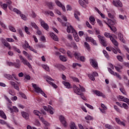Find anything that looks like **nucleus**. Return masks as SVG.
Masks as SVG:
<instances>
[{"mask_svg":"<svg viewBox=\"0 0 129 129\" xmlns=\"http://www.w3.org/2000/svg\"><path fill=\"white\" fill-rule=\"evenodd\" d=\"M4 77L5 78H7L8 79V80H13L14 78H13V76L10 74H4Z\"/></svg>","mask_w":129,"mask_h":129,"instance_id":"nucleus-15","label":"nucleus"},{"mask_svg":"<svg viewBox=\"0 0 129 129\" xmlns=\"http://www.w3.org/2000/svg\"><path fill=\"white\" fill-rule=\"evenodd\" d=\"M111 42L116 47H117L118 46V43L117 42V41H116L115 39H113V37L111 38Z\"/></svg>","mask_w":129,"mask_h":129,"instance_id":"nucleus-22","label":"nucleus"},{"mask_svg":"<svg viewBox=\"0 0 129 129\" xmlns=\"http://www.w3.org/2000/svg\"><path fill=\"white\" fill-rule=\"evenodd\" d=\"M22 47L25 49V48H27L29 49L31 46L29 45L28 41L25 40L24 45H23Z\"/></svg>","mask_w":129,"mask_h":129,"instance_id":"nucleus-26","label":"nucleus"},{"mask_svg":"<svg viewBox=\"0 0 129 129\" xmlns=\"http://www.w3.org/2000/svg\"><path fill=\"white\" fill-rule=\"evenodd\" d=\"M97 37L99 39V41L100 44H101L102 46H103L104 47H106V46H107V42H106V40H105L104 37L101 36V35H98Z\"/></svg>","mask_w":129,"mask_h":129,"instance_id":"nucleus-2","label":"nucleus"},{"mask_svg":"<svg viewBox=\"0 0 129 129\" xmlns=\"http://www.w3.org/2000/svg\"><path fill=\"white\" fill-rule=\"evenodd\" d=\"M42 68H43V69H45V70H46V71H50V69L49 68V67H48L47 66L43 64L42 65Z\"/></svg>","mask_w":129,"mask_h":129,"instance_id":"nucleus-39","label":"nucleus"},{"mask_svg":"<svg viewBox=\"0 0 129 129\" xmlns=\"http://www.w3.org/2000/svg\"><path fill=\"white\" fill-rule=\"evenodd\" d=\"M19 58L24 65H26L29 68H32V66H31V63L28 61V60L26 59V58H24L22 55H20Z\"/></svg>","mask_w":129,"mask_h":129,"instance_id":"nucleus-3","label":"nucleus"},{"mask_svg":"<svg viewBox=\"0 0 129 129\" xmlns=\"http://www.w3.org/2000/svg\"><path fill=\"white\" fill-rule=\"evenodd\" d=\"M85 119H86L87 120H92V117H91V116L90 115H88L87 116H86L85 117Z\"/></svg>","mask_w":129,"mask_h":129,"instance_id":"nucleus-57","label":"nucleus"},{"mask_svg":"<svg viewBox=\"0 0 129 129\" xmlns=\"http://www.w3.org/2000/svg\"><path fill=\"white\" fill-rule=\"evenodd\" d=\"M13 49L14 50H15V51H16V52H17V53H19V54H20L21 53V50H20L19 49H18V48H17V47L16 46H13Z\"/></svg>","mask_w":129,"mask_h":129,"instance_id":"nucleus-48","label":"nucleus"},{"mask_svg":"<svg viewBox=\"0 0 129 129\" xmlns=\"http://www.w3.org/2000/svg\"><path fill=\"white\" fill-rule=\"evenodd\" d=\"M107 20L108 21V23H107V24H108V25H111V26H114V25H115V21H113L108 18H107Z\"/></svg>","mask_w":129,"mask_h":129,"instance_id":"nucleus-17","label":"nucleus"},{"mask_svg":"<svg viewBox=\"0 0 129 129\" xmlns=\"http://www.w3.org/2000/svg\"><path fill=\"white\" fill-rule=\"evenodd\" d=\"M68 24L67 26V32L68 33H72V32H73V31H74V29H73V27H72V26L70 25V24H69V23H67V25Z\"/></svg>","mask_w":129,"mask_h":129,"instance_id":"nucleus-11","label":"nucleus"},{"mask_svg":"<svg viewBox=\"0 0 129 129\" xmlns=\"http://www.w3.org/2000/svg\"><path fill=\"white\" fill-rule=\"evenodd\" d=\"M80 95L81 96V97L82 99H83V100H86V98L85 97V96H84V94H83V93H81Z\"/></svg>","mask_w":129,"mask_h":129,"instance_id":"nucleus-59","label":"nucleus"},{"mask_svg":"<svg viewBox=\"0 0 129 129\" xmlns=\"http://www.w3.org/2000/svg\"><path fill=\"white\" fill-rule=\"evenodd\" d=\"M112 4L113 6L115 7H116V8H118V7H120V8H122V4L121 3V2L119 0H116L113 1Z\"/></svg>","mask_w":129,"mask_h":129,"instance_id":"nucleus-6","label":"nucleus"},{"mask_svg":"<svg viewBox=\"0 0 129 129\" xmlns=\"http://www.w3.org/2000/svg\"><path fill=\"white\" fill-rule=\"evenodd\" d=\"M115 120L117 123H118V124H120L121 125H124H124H125V124H124V122L120 121V119H119V118L116 117Z\"/></svg>","mask_w":129,"mask_h":129,"instance_id":"nucleus-16","label":"nucleus"},{"mask_svg":"<svg viewBox=\"0 0 129 129\" xmlns=\"http://www.w3.org/2000/svg\"><path fill=\"white\" fill-rule=\"evenodd\" d=\"M25 31L26 33L28 34V35H30V33L29 32V28L26 26H25Z\"/></svg>","mask_w":129,"mask_h":129,"instance_id":"nucleus-58","label":"nucleus"},{"mask_svg":"<svg viewBox=\"0 0 129 129\" xmlns=\"http://www.w3.org/2000/svg\"><path fill=\"white\" fill-rule=\"evenodd\" d=\"M3 44H4V46H5V47H7V48H8V47H10L9 43L8 42H7V40H6L5 39H4Z\"/></svg>","mask_w":129,"mask_h":129,"instance_id":"nucleus-44","label":"nucleus"},{"mask_svg":"<svg viewBox=\"0 0 129 129\" xmlns=\"http://www.w3.org/2000/svg\"><path fill=\"white\" fill-rule=\"evenodd\" d=\"M43 124H44V125H45V126H50V125H51V124H50V123H49L48 122H47V121H45V122H44Z\"/></svg>","mask_w":129,"mask_h":129,"instance_id":"nucleus-60","label":"nucleus"},{"mask_svg":"<svg viewBox=\"0 0 129 129\" xmlns=\"http://www.w3.org/2000/svg\"><path fill=\"white\" fill-rule=\"evenodd\" d=\"M96 21L100 27H102L103 26V24H102V22H101V21H100V20L97 19Z\"/></svg>","mask_w":129,"mask_h":129,"instance_id":"nucleus-54","label":"nucleus"},{"mask_svg":"<svg viewBox=\"0 0 129 129\" xmlns=\"http://www.w3.org/2000/svg\"><path fill=\"white\" fill-rule=\"evenodd\" d=\"M14 66L16 68H17L18 69H19V68L21 67V63L14 62Z\"/></svg>","mask_w":129,"mask_h":129,"instance_id":"nucleus-31","label":"nucleus"},{"mask_svg":"<svg viewBox=\"0 0 129 129\" xmlns=\"http://www.w3.org/2000/svg\"><path fill=\"white\" fill-rule=\"evenodd\" d=\"M108 71H109V73H110V74L113 75L114 76H115V73H114V72H113V71H112L111 69L108 68Z\"/></svg>","mask_w":129,"mask_h":129,"instance_id":"nucleus-41","label":"nucleus"},{"mask_svg":"<svg viewBox=\"0 0 129 129\" xmlns=\"http://www.w3.org/2000/svg\"><path fill=\"white\" fill-rule=\"evenodd\" d=\"M20 17L22 20H24V21H27L28 20V18H27L25 15L20 14Z\"/></svg>","mask_w":129,"mask_h":129,"instance_id":"nucleus-37","label":"nucleus"},{"mask_svg":"<svg viewBox=\"0 0 129 129\" xmlns=\"http://www.w3.org/2000/svg\"><path fill=\"white\" fill-rule=\"evenodd\" d=\"M115 69L118 72H120V69H122V67L121 66H119V67H115Z\"/></svg>","mask_w":129,"mask_h":129,"instance_id":"nucleus-49","label":"nucleus"},{"mask_svg":"<svg viewBox=\"0 0 129 129\" xmlns=\"http://www.w3.org/2000/svg\"><path fill=\"white\" fill-rule=\"evenodd\" d=\"M0 116H1V117L4 119H7V116L6 115L5 112H4L3 110L0 111Z\"/></svg>","mask_w":129,"mask_h":129,"instance_id":"nucleus-19","label":"nucleus"},{"mask_svg":"<svg viewBox=\"0 0 129 129\" xmlns=\"http://www.w3.org/2000/svg\"><path fill=\"white\" fill-rule=\"evenodd\" d=\"M88 76L90 80H92V81H94V80H95V78H94V76H93V74H89Z\"/></svg>","mask_w":129,"mask_h":129,"instance_id":"nucleus-27","label":"nucleus"},{"mask_svg":"<svg viewBox=\"0 0 129 129\" xmlns=\"http://www.w3.org/2000/svg\"><path fill=\"white\" fill-rule=\"evenodd\" d=\"M119 90L120 91H121V92L123 93V94H124V95H126V92L125 91V90H124V88H121L119 89Z\"/></svg>","mask_w":129,"mask_h":129,"instance_id":"nucleus-42","label":"nucleus"},{"mask_svg":"<svg viewBox=\"0 0 129 129\" xmlns=\"http://www.w3.org/2000/svg\"><path fill=\"white\" fill-rule=\"evenodd\" d=\"M78 66L79 67H81V64L80 63H73V68H76Z\"/></svg>","mask_w":129,"mask_h":129,"instance_id":"nucleus-38","label":"nucleus"},{"mask_svg":"<svg viewBox=\"0 0 129 129\" xmlns=\"http://www.w3.org/2000/svg\"><path fill=\"white\" fill-rule=\"evenodd\" d=\"M47 7H48L50 10H53V3L52 2H49L47 4Z\"/></svg>","mask_w":129,"mask_h":129,"instance_id":"nucleus-29","label":"nucleus"},{"mask_svg":"<svg viewBox=\"0 0 129 129\" xmlns=\"http://www.w3.org/2000/svg\"><path fill=\"white\" fill-rule=\"evenodd\" d=\"M89 20H90V23L92 25H93L95 24V19L93 16L90 17Z\"/></svg>","mask_w":129,"mask_h":129,"instance_id":"nucleus-20","label":"nucleus"},{"mask_svg":"<svg viewBox=\"0 0 129 129\" xmlns=\"http://www.w3.org/2000/svg\"><path fill=\"white\" fill-rule=\"evenodd\" d=\"M59 68H60V69H62V70H64L66 69L65 67L63 64H59L58 66Z\"/></svg>","mask_w":129,"mask_h":129,"instance_id":"nucleus-63","label":"nucleus"},{"mask_svg":"<svg viewBox=\"0 0 129 129\" xmlns=\"http://www.w3.org/2000/svg\"><path fill=\"white\" fill-rule=\"evenodd\" d=\"M49 35L51 38L54 40V41H58V37H57L56 35L54 34V33H50Z\"/></svg>","mask_w":129,"mask_h":129,"instance_id":"nucleus-13","label":"nucleus"},{"mask_svg":"<svg viewBox=\"0 0 129 129\" xmlns=\"http://www.w3.org/2000/svg\"><path fill=\"white\" fill-rule=\"evenodd\" d=\"M59 120L60 122L63 124V125L64 126V127H66L67 126V122L66 121V119L64 116L62 115H60L59 116Z\"/></svg>","mask_w":129,"mask_h":129,"instance_id":"nucleus-5","label":"nucleus"},{"mask_svg":"<svg viewBox=\"0 0 129 129\" xmlns=\"http://www.w3.org/2000/svg\"><path fill=\"white\" fill-rule=\"evenodd\" d=\"M22 115L24 118L25 119H29V114L26 112H21Z\"/></svg>","mask_w":129,"mask_h":129,"instance_id":"nucleus-14","label":"nucleus"},{"mask_svg":"<svg viewBox=\"0 0 129 129\" xmlns=\"http://www.w3.org/2000/svg\"><path fill=\"white\" fill-rule=\"evenodd\" d=\"M93 40V38L91 37H88V36H87L86 37V41L87 42H92V41Z\"/></svg>","mask_w":129,"mask_h":129,"instance_id":"nucleus-33","label":"nucleus"},{"mask_svg":"<svg viewBox=\"0 0 129 129\" xmlns=\"http://www.w3.org/2000/svg\"><path fill=\"white\" fill-rule=\"evenodd\" d=\"M8 108L10 110L11 113L14 112V110L13 109V108H12V104L8 105Z\"/></svg>","mask_w":129,"mask_h":129,"instance_id":"nucleus-51","label":"nucleus"},{"mask_svg":"<svg viewBox=\"0 0 129 129\" xmlns=\"http://www.w3.org/2000/svg\"><path fill=\"white\" fill-rule=\"evenodd\" d=\"M59 58L61 61H63V62H66V61H67L66 57H65L63 55L59 56Z\"/></svg>","mask_w":129,"mask_h":129,"instance_id":"nucleus-40","label":"nucleus"},{"mask_svg":"<svg viewBox=\"0 0 129 129\" xmlns=\"http://www.w3.org/2000/svg\"><path fill=\"white\" fill-rule=\"evenodd\" d=\"M90 63L94 68H96L98 66L97 61L95 59L90 58Z\"/></svg>","mask_w":129,"mask_h":129,"instance_id":"nucleus-8","label":"nucleus"},{"mask_svg":"<svg viewBox=\"0 0 129 129\" xmlns=\"http://www.w3.org/2000/svg\"><path fill=\"white\" fill-rule=\"evenodd\" d=\"M56 4L57 5V6H58V7H62V6L63 5H62V4H61V3L60 2H59L58 1H55Z\"/></svg>","mask_w":129,"mask_h":129,"instance_id":"nucleus-61","label":"nucleus"},{"mask_svg":"<svg viewBox=\"0 0 129 129\" xmlns=\"http://www.w3.org/2000/svg\"><path fill=\"white\" fill-rule=\"evenodd\" d=\"M0 25L2 28L7 29V26H6V25L3 22L0 21Z\"/></svg>","mask_w":129,"mask_h":129,"instance_id":"nucleus-53","label":"nucleus"},{"mask_svg":"<svg viewBox=\"0 0 129 129\" xmlns=\"http://www.w3.org/2000/svg\"><path fill=\"white\" fill-rule=\"evenodd\" d=\"M9 29L11 31V32H13L14 33H16L17 32V30H16V29L12 26H9Z\"/></svg>","mask_w":129,"mask_h":129,"instance_id":"nucleus-34","label":"nucleus"},{"mask_svg":"<svg viewBox=\"0 0 129 129\" xmlns=\"http://www.w3.org/2000/svg\"><path fill=\"white\" fill-rule=\"evenodd\" d=\"M57 19L58 20V21H59V22H60L61 23L62 26H63L64 27H66V26H67V23H65L63 22L61 19L57 18Z\"/></svg>","mask_w":129,"mask_h":129,"instance_id":"nucleus-30","label":"nucleus"},{"mask_svg":"<svg viewBox=\"0 0 129 129\" xmlns=\"http://www.w3.org/2000/svg\"><path fill=\"white\" fill-rule=\"evenodd\" d=\"M74 56H75L76 59L79 60V59H80L81 57V54H80L79 52H75L74 54Z\"/></svg>","mask_w":129,"mask_h":129,"instance_id":"nucleus-18","label":"nucleus"},{"mask_svg":"<svg viewBox=\"0 0 129 129\" xmlns=\"http://www.w3.org/2000/svg\"><path fill=\"white\" fill-rule=\"evenodd\" d=\"M39 22L40 23L41 27H43L45 30H48L49 29V25L47 23L45 22L43 20L41 19H39Z\"/></svg>","mask_w":129,"mask_h":129,"instance_id":"nucleus-4","label":"nucleus"},{"mask_svg":"<svg viewBox=\"0 0 129 129\" xmlns=\"http://www.w3.org/2000/svg\"><path fill=\"white\" fill-rule=\"evenodd\" d=\"M73 88L75 93H76L77 94H78V95H80V94H81L82 93L80 92V89L77 87L76 85H74Z\"/></svg>","mask_w":129,"mask_h":129,"instance_id":"nucleus-9","label":"nucleus"},{"mask_svg":"<svg viewBox=\"0 0 129 129\" xmlns=\"http://www.w3.org/2000/svg\"><path fill=\"white\" fill-rule=\"evenodd\" d=\"M103 53L104 55H105V57H106V58H109V55H108V53H107V51H106V50H103Z\"/></svg>","mask_w":129,"mask_h":129,"instance_id":"nucleus-46","label":"nucleus"},{"mask_svg":"<svg viewBox=\"0 0 129 129\" xmlns=\"http://www.w3.org/2000/svg\"><path fill=\"white\" fill-rule=\"evenodd\" d=\"M13 12H14V13H16L17 15H21V12L20 11V10H18L17 8H14L13 9Z\"/></svg>","mask_w":129,"mask_h":129,"instance_id":"nucleus-36","label":"nucleus"},{"mask_svg":"<svg viewBox=\"0 0 129 129\" xmlns=\"http://www.w3.org/2000/svg\"><path fill=\"white\" fill-rule=\"evenodd\" d=\"M72 33H73L74 36L75 37H77V36H78V34L76 32V31L75 30V29H74L73 32H72Z\"/></svg>","mask_w":129,"mask_h":129,"instance_id":"nucleus-62","label":"nucleus"},{"mask_svg":"<svg viewBox=\"0 0 129 129\" xmlns=\"http://www.w3.org/2000/svg\"><path fill=\"white\" fill-rule=\"evenodd\" d=\"M70 127L71 129L76 128V125H75V123H74V122H71Z\"/></svg>","mask_w":129,"mask_h":129,"instance_id":"nucleus-32","label":"nucleus"},{"mask_svg":"<svg viewBox=\"0 0 129 129\" xmlns=\"http://www.w3.org/2000/svg\"><path fill=\"white\" fill-rule=\"evenodd\" d=\"M72 10V7L70 5L67 6V11H71Z\"/></svg>","mask_w":129,"mask_h":129,"instance_id":"nucleus-64","label":"nucleus"},{"mask_svg":"<svg viewBox=\"0 0 129 129\" xmlns=\"http://www.w3.org/2000/svg\"><path fill=\"white\" fill-rule=\"evenodd\" d=\"M62 83L67 88H71L70 83L65 81L62 82Z\"/></svg>","mask_w":129,"mask_h":129,"instance_id":"nucleus-21","label":"nucleus"},{"mask_svg":"<svg viewBox=\"0 0 129 129\" xmlns=\"http://www.w3.org/2000/svg\"><path fill=\"white\" fill-rule=\"evenodd\" d=\"M118 39L121 41V42H122L124 44H125V40L123 39V35L121 34V33L119 32L118 34Z\"/></svg>","mask_w":129,"mask_h":129,"instance_id":"nucleus-10","label":"nucleus"},{"mask_svg":"<svg viewBox=\"0 0 129 129\" xmlns=\"http://www.w3.org/2000/svg\"><path fill=\"white\" fill-rule=\"evenodd\" d=\"M105 24H106V25L108 26L109 28H110V30H111V31H112L113 32H116V31H117L116 28L114 27H112L111 26H110V25L108 24V23H107V22H105Z\"/></svg>","mask_w":129,"mask_h":129,"instance_id":"nucleus-23","label":"nucleus"},{"mask_svg":"<svg viewBox=\"0 0 129 129\" xmlns=\"http://www.w3.org/2000/svg\"><path fill=\"white\" fill-rule=\"evenodd\" d=\"M84 47L88 51H90V46L89 45V44L88 43L85 42L84 43Z\"/></svg>","mask_w":129,"mask_h":129,"instance_id":"nucleus-25","label":"nucleus"},{"mask_svg":"<svg viewBox=\"0 0 129 129\" xmlns=\"http://www.w3.org/2000/svg\"><path fill=\"white\" fill-rule=\"evenodd\" d=\"M114 109H115V110H116V111L117 112H119V113H120V112H121V111L120 110V109H119V108H118V107H117V106L114 105Z\"/></svg>","mask_w":129,"mask_h":129,"instance_id":"nucleus-47","label":"nucleus"},{"mask_svg":"<svg viewBox=\"0 0 129 129\" xmlns=\"http://www.w3.org/2000/svg\"><path fill=\"white\" fill-rule=\"evenodd\" d=\"M94 93L96 94L98 96H102V97H104V95L102 92H100V91L95 90L94 91Z\"/></svg>","mask_w":129,"mask_h":129,"instance_id":"nucleus-12","label":"nucleus"},{"mask_svg":"<svg viewBox=\"0 0 129 129\" xmlns=\"http://www.w3.org/2000/svg\"><path fill=\"white\" fill-rule=\"evenodd\" d=\"M123 107L124 109H128V106L126 103H123L122 105V108Z\"/></svg>","mask_w":129,"mask_h":129,"instance_id":"nucleus-45","label":"nucleus"},{"mask_svg":"<svg viewBox=\"0 0 129 129\" xmlns=\"http://www.w3.org/2000/svg\"><path fill=\"white\" fill-rule=\"evenodd\" d=\"M31 25L33 28H34V29H38V26H37V24L34 22H31Z\"/></svg>","mask_w":129,"mask_h":129,"instance_id":"nucleus-50","label":"nucleus"},{"mask_svg":"<svg viewBox=\"0 0 129 129\" xmlns=\"http://www.w3.org/2000/svg\"><path fill=\"white\" fill-rule=\"evenodd\" d=\"M104 35L105 37H106V38H109L111 40V39L112 38V36L110 35L109 33L105 32Z\"/></svg>","mask_w":129,"mask_h":129,"instance_id":"nucleus-28","label":"nucleus"},{"mask_svg":"<svg viewBox=\"0 0 129 129\" xmlns=\"http://www.w3.org/2000/svg\"><path fill=\"white\" fill-rule=\"evenodd\" d=\"M67 54L69 58H72V53L70 50H68L67 52Z\"/></svg>","mask_w":129,"mask_h":129,"instance_id":"nucleus-56","label":"nucleus"},{"mask_svg":"<svg viewBox=\"0 0 129 129\" xmlns=\"http://www.w3.org/2000/svg\"><path fill=\"white\" fill-rule=\"evenodd\" d=\"M44 14V15H50L51 17H54V13L52 11H45Z\"/></svg>","mask_w":129,"mask_h":129,"instance_id":"nucleus-24","label":"nucleus"},{"mask_svg":"<svg viewBox=\"0 0 129 129\" xmlns=\"http://www.w3.org/2000/svg\"><path fill=\"white\" fill-rule=\"evenodd\" d=\"M105 126L106 127V129H113V127L112 126L109 125V124H106L105 125Z\"/></svg>","mask_w":129,"mask_h":129,"instance_id":"nucleus-43","label":"nucleus"},{"mask_svg":"<svg viewBox=\"0 0 129 129\" xmlns=\"http://www.w3.org/2000/svg\"><path fill=\"white\" fill-rule=\"evenodd\" d=\"M32 86L33 88H34V89L35 90L36 92H37V93H40L41 94H42V95H43V96L45 97V98H47V95H46L45 92H44V91H43V90H42L41 88L37 86V84H32Z\"/></svg>","mask_w":129,"mask_h":129,"instance_id":"nucleus-1","label":"nucleus"},{"mask_svg":"<svg viewBox=\"0 0 129 129\" xmlns=\"http://www.w3.org/2000/svg\"><path fill=\"white\" fill-rule=\"evenodd\" d=\"M12 109L13 110V112H19V109L16 106H13Z\"/></svg>","mask_w":129,"mask_h":129,"instance_id":"nucleus-55","label":"nucleus"},{"mask_svg":"<svg viewBox=\"0 0 129 129\" xmlns=\"http://www.w3.org/2000/svg\"><path fill=\"white\" fill-rule=\"evenodd\" d=\"M70 78H71L73 81H75L76 82H79V79L75 77L71 76L70 77Z\"/></svg>","mask_w":129,"mask_h":129,"instance_id":"nucleus-35","label":"nucleus"},{"mask_svg":"<svg viewBox=\"0 0 129 129\" xmlns=\"http://www.w3.org/2000/svg\"><path fill=\"white\" fill-rule=\"evenodd\" d=\"M34 114H36V115H37L38 116H40V114H44V115H46V112H45V110L43 109H42L41 110H40V112L37 110H35L34 111Z\"/></svg>","mask_w":129,"mask_h":129,"instance_id":"nucleus-7","label":"nucleus"},{"mask_svg":"<svg viewBox=\"0 0 129 129\" xmlns=\"http://www.w3.org/2000/svg\"><path fill=\"white\" fill-rule=\"evenodd\" d=\"M117 59L120 61V62H123V58H122V57L120 55L117 56Z\"/></svg>","mask_w":129,"mask_h":129,"instance_id":"nucleus-52","label":"nucleus"}]
</instances>
